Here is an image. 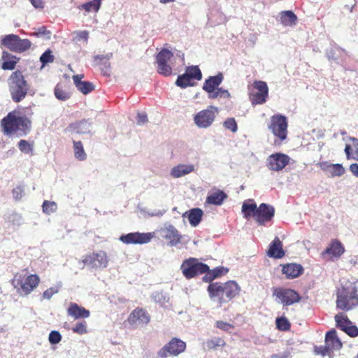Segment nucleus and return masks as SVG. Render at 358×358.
I'll return each mask as SVG.
<instances>
[{
  "label": "nucleus",
  "instance_id": "nucleus-1",
  "mask_svg": "<svg viewBox=\"0 0 358 358\" xmlns=\"http://www.w3.org/2000/svg\"><path fill=\"white\" fill-rule=\"evenodd\" d=\"M31 120L20 111L9 112L0 122L1 128L4 134L10 135L17 133L20 136H27L31 129Z\"/></svg>",
  "mask_w": 358,
  "mask_h": 358
},
{
  "label": "nucleus",
  "instance_id": "nucleus-2",
  "mask_svg": "<svg viewBox=\"0 0 358 358\" xmlns=\"http://www.w3.org/2000/svg\"><path fill=\"white\" fill-rule=\"evenodd\" d=\"M240 287L233 280L226 282H215L210 283L208 292L211 299H217L219 304L227 303L239 294Z\"/></svg>",
  "mask_w": 358,
  "mask_h": 358
},
{
  "label": "nucleus",
  "instance_id": "nucleus-3",
  "mask_svg": "<svg viewBox=\"0 0 358 358\" xmlns=\"http://www.w3.org/2000/svg\"><path fill=\"white\" fill-rule=\"evenodd\" d=\"M336 308L349 311L358 306V287L355 282L341 285L336 290Z\"/></svg>",
  "mask_w": 358,
  "mask_h": 358
},
{
  "label": "nucleus",
  "instance_id": "nucleus-4",
  "mask_svg": "<svg viewBox=\"0 0 358 358\" xmlns=\"http://www.w3.org/2000/svg\"><path fill=\"white\" fill-rule=\"evenodd\" d=\"M40 282V277L37 274L27 275L17 272L10 283L19 296H27L37 288Z\"/></svg>",
  "mask_w": 358,
  "mask_h": 358
},
{
  "label": "nucleus",
  "instance_id": "nucleus-5",
  "mask_svg": "<svg viewBox=\"0 0 358 358\" xmlns=\"http://www.w3.org/2000/svg\"><path fill=\"white\" fill-rule=\"evenodd\" d=\"M8 88L13 101L19 103L27 96L29 85L20 70L13 71L8 78Z\"/></svg>",
  "mask_w": 358,
  "mask_h": 358
},
{
  "label": "nucleus",
  "instance_id": "nucleus-6",
  "mask_svg": "<svg viewBox=\"0 0 358 358\" xmlns=\"http://www.w3.org/2000/svg\"><path fill=\"white\" fill-rule=\"evenodd\" d=\"M180 270L187 279H191L204 274L209 270V266L206 264L199 262L196 258L190 257L182 262Z\"/></svg>",
  "mask_w": 358,
  "mask_h": 358
},
{
  "label": "nucleus",
  "instance_id": "nucleus-7",
  "mask_svg": "<svg viewBox=\"0 0 358 358\" xmlns=\"http://www.w3.org/2000/svg\"><path fill=\"white\" fill-rule=\"evenodd\" d=\"M268 128L279 141H284L287 139L288 122L285 115L281 114L272 115Z\"/></svg>",
  "mask_w": 358,
  "mask_h": 358
},
{
  "label": "nucleus",
  "instance_id": "nucleus-8",
  "mask_svg": "<svg viewBox=\"0 0 358 358\" xmlns=\"http://www.w3.org/2000/svg\"><path fill=\"white\" fill-rule=\"evenodd\" d=\"M186 347L185 341L177 337H173L157 352V357L159 358H167L169 356L177 357L185 351Z\"/></svg>",
  "mask_w": 358,
  "mask_h": 358
},
{
  "label": "nucleus",
  "instance_id": "nucleus-9",
  "mask_svg": "<svg viewBox=\"0 0 358 358\" xmlns=\"http://www.w3.org/2000/svg\"><path fill=\"white\" fill-rule=\"evenodd\" d=\"M1 44L10 51L22 52L31 48V43L29 39H21L17 35L8 34L1 40Z\"/></svg>",
  "mask_w": 358,
  "mask_h": 358
},
{
  "label": "nucleus",
  "instance_id": "nucleus-10",
  "mask_svg": "<svg viewBox=\"0 0 358 358\" xmlns=\"http://www.w3.org/2000/svg\"><path fill=\"white\" fill-rule=\"evenodd\" d=\"M254 90L249 93V99L252 105H261L266 102L268 97V87L266 82L255 80L252 83Z\"/></svg>",
  "mask_w": 358,
  "mask_h": 358
},
{
  "label": "nucleus",
  "instance_id": "nucleus-11",
  "mask_svg": "<svg viewBox=\"0 0 358 358\" xmlns=\"http://www.w3.org/2000/svg\"><path fill=\"white\" fill-rule=\"evenodd\" d=\"M218 113L217 107L210 106L208 108L199 111L194 115V123L199 128H207L213 123Z\"/></svg>",
  "mask_w": 358,
  "mask_h": 358
},
{
  "label": "nucleus",
  "instance_id": "nucleus-12",
  "mask_svg": "<svg viewBox=\"0 0 358 358\" xmlns=\"http://www.w3.org/2000/svg\"><path fill=\"white\" fill-rule=\"evenodd\" d=\"M173 57V53L166 48L162 49L156 55V68L159 74L164 76H169L172 74V68L169 62Z\"/></svg>",
  "mask_w": 358,
  "mask_h": 358
},
{
  "label": "nucleus",
  "instance_id": "nucleus-13",
  "mask_svg": "<svg viewBox=\"0 0 358 358\" xmlns=\"http://www.w3.org/2000/svg\"><path fill=\"white\" fill-rule=\"evenodd\" d=\"M83 263L96 268H103L108 266V257L106 252L100 250L83 257Z\"/></svg>",
  "mask_w": 358,
  "mask_h": 358
},
{
  "label": "nucleus",
  "instance_id": "nucleus-14",
  "mask_svg": "<svg viewBox=\"0 0 358 358\" xmlns=\"http://www.w3.org/2000/svg\"><path fill=\"white\" fill-rule=\"evenodd\" d=\"M273 295L280 300L283 306H290L298 303L301 299L297 292L289 288H275Z\"/></svg>",
  "mask_w": 358,
  "mask_h": 358
},
{
  "label": "nucleus",
  "instance_id": "nucleus-15",
  "mask_svg": "<svg viewBox=\"0 0 358 358\" xmlns=\"http://www.w3.org/2000/svg\"><path fill=\"white\" fill-rule=\"evenodd\" d=\"M275 208L273 206L262 203L257 208L255 213V221L259 225H265L266 222H271L275 215Z\"/></svg>",
  "mask_w": 358,
  "mask_h": 358
},
{
  "label": "nucleus",
  "instance_id": "nucleus-16",
  "mask_svg": "<svg viewBox=\"0 0 358 358\" xmlns=\"http://www.w3.org/2000/svg\"><path fill=\"white\" fill-rule=\"evenodd\" d=\"M161 237L168 241L170 246H175L180 243L182 236L178 230L172 224L166 225L164 227L159 229Z\"/></svg>",
  "mask_w": 358,
  "mask_h": 358
},
{
  "label": "nucleus",
  "instance_id": "nucleus-17",
  "mask_svg": "<svg viewBox=\"0 0 358 358\" xmlns=\"http://www.w3.org/2000/svg\"><path fill=\"white\" fill-rule=\"evenodd\" d=\"M289 162V157L282 153H275L268 156L267 159V167L274 171L282 170Z\"/></svg>",
  "mask_w": 358,
  "mask_h": 358
},
{
  "label": "nucleus",
  "instance_id": "nucleus-18",
  "mask_svg": "<svg viewBox=\"0 0 358 358\" xmlns=\"http://www.w3.org/2000/svg\"><path fill=\"white\" fill-rule=\"evenodd\" d=\"M152 237L151 233L134 232L121 236L120 240L125 244H143L150 242Z\"/></svg>",
  "mask_w": 358,
  "mask_h": 358
},
{
  "label": "nucleus",
  "instance_id": "nucleus-19",
  "mask_svg": "<svg viewBox=\"0 0 358 358\" xmlns=\"http://www.w3.org/2000/svg\"><path fill=\"white\" fill-rule=\"evenodd\" d=\"M150 317L148 313L141 308H135L129 315L127 322L131 325H146L150 322Z\"/></svg>",
  "mask_w": 358,
  "mask_h": 358
},
{
  "label": "nucleus",
  "instance_id": "nucleus-20",
  "mask_svg": "<svg viewBox=\"0 0 358 358\" xmlns=\"http://www.w3.org/2000/svg\"><path fill=\"white\" fill-rule=\"evenodd\" d=\"M345 251L343 243L338 239L331 241L329 246L322 252V255H329L331 257L339 258Z\"/></svg>",
  "mask_w": 358,
  "mask_h": 358
},
{
  "label": "nucleus",
  "instance_id": "nucleus-21",
  "mask_svg": "<svg viewBox=\"0 0 358 358\" xmlns=\"http://www.w3.org/2000/svg\"><path fill=\"white\" fill-rule=\"evenodd\" d=\"M282 246V242L278 237H275L269 244L268 248L266 251L267 256L274 259L282 258L285 255V252L284 251Z\"/></svg>",
  "mask_w": 358,
  "mask_h": 358
},
{
  "label": "nucleus",
  "instance_id": "nucleus-22",
  "mask_svg": "<svg viewBox=\"0 0 358 358\" xmlns=\"http://www.w3.org/2000/svg\"><path fill=\"white\" fill-rule=\"evenodd\" d=\"M68 315L72 317L75 320L81 318H87L90 315V312L83 306L76 303H70L67 308Z\"/></svg>",
  "mask_w": 358,
  "mask_h": 358
},
{
  "label": "nucleus",
  "instance_id": "nucleus-23",
  "mask_svg": "<svg viewBox=\"0 0 358 358\" xmlns=\"http://www.w3.org/2000/svg\"><path fill=\"white\" fill-rule=\"evenodd\" d=\"M303 272V268L299 264H287L282 266V273L287 278L293 279L301 275Z\"/></svg>",
  "mask_w": 358,
  "mask_h": 358
},
{
  "label": "nucleus",
  "instance_id": "nucleus-24",
  "mask_svg": "<svg viewBox=\"0 0 358 358\" xmlns=\"http://www.w3.org/2000/svg\"><path fill=\"white\" fill-rule=\"evenodd\" d=\"M322 170L329 172L332 177L341 176L345 173V169L341 164H329L323 162L319 164Z\"/></svg>",
  "mask_w": 358,
  "mask_h": 358
},
{
  "label": "nucleus",
  "instance_id": "nucleus-25",
  "mask_svg": "<svg viewBox=\"0 0 358 358\" xmlns=\"http://www.w3.org/2000/svg\"><path fill=\"white\" fill-rule=\"evenodd\" d=\"M83 74L74 75L73 76V83L77 89L84 94H87L94 90V85L89 81H82Z\"/></svg>",
  "mask_w": 358,
  "mask_h": 358
},
{
  "label": "nucleus",
  "instance_id": "nucleus-26",
  "mask_svg": "<svg viewBox=\"0 0 358 358\" xmlns=\"http://www.w3.org/2000/svg\"><path fill=\"white\" fill-rule=\"evenodd\" d=\"M223 75L220 73L215 76H210L206 79L203 85V90L208 94L213 92L216 88L222 83L223 80Z\"/></svg>",
  "mask_w": 358,
  "mask_h": 358
},
{
  "label": "nucleus",
  "instance_id": "nucleus-27",
  "mask_svg": "<svg viewBox=\"0 0 358 358\" xmlns=\"http://www.w3.org/2000/svg\"><path fill=\"white\" fill-rule=\"evenodd\" d=\"M325 344L332 350H338L342 348V343L337 336L335 329L327 332L325 336Z\"/></svg>",
  "mask_w": 358,
  "mask_h": 358
},
{
  "label": "nucleus",
  "instance_id": "nucleus-28",
  "mask_svg": "<svg viewBox=\"0 0 358 358\" xmlns=\"http://www.w3.org/2000/svg\"><path fill=\"white\" fill-rule=\"evenodd\" d=\"M257 206L253 199L245 201L242 205L241 211L243 217L249 220L251 217H255V213L257 211Z\"/></svg>",
  "mask_w": 358,
  "mask_h": 358
},
{
  "label": "nucleus",
  "instance_id": "nucleus-29",
  "mask_svg": "<svg viewBox=\"0 0 358 358\" xmlns=\"http://www.w3.org/2000/svg\"><path fill=\"white\" fill-rule=\"evenodd\" d=\"M2 59L3 60L1 65L2 69L12 71L15 69L16 64L19 62L20 58L8 53L6 51H3L2 52Z\"/></svg>",
  "mask_w": 358,
  "mask_h": 358
},
{
  "label": "nucleus",
  "instance_id": "nucleus-30",
  "mask_svg": "<svg viewBox=\"0 0 358 358\" xmlns=\"http://www.w3.org/2000/svg\"><path fill=\"white\" fill-rule=\"evenodd\" d=\"M227 198V194L222 190L217 189L210 194L206 199V203L215 206H220Z\"/></svg>",
  "mask_w": 358,
  "mask_h": 358
},
{
  "label": "nucleus",
  "instance_id": "nucleus-31",
  "mask_svg": "<svg viewBox=\"0 0 358 358\" xmlns=\"http://www.w3.org/2000/svg\"><path fill=\"white\" fill-rule=\"evenodd\" d=\"M350 140L352 142V145H345L344 151L346 158L358 161V138L350 137Z\"/></svg>",
  "mask_w": 358,
  "mask_h": 358
},
{
  "label": "nucleus",
  "instance_id": "nucleus-32",
  "mask_svg": "<svg viewBox=\"0 0 358 358\" xmlns=\"http://www.w3.org/2000/svg\"><path fill=\"white\" fill-rule=\"evenodd\" d=\"M90 125L86 120H82L69 124L66 129L73 134H86L90 131Z\"/></svg>",
  "mask_w": 358,
  "mask_h": 358
},
{
  "label": "nucleus",
  "instance_id": "nucleus-33",
  "mask_svg": "<svg viewBox=\"0 0 358 358\" xmlns=\"http://www.w3.org/2000/svg\"><path fill=\"white\" fill-rule=\"evenodd\" d=\"M194 166L192 164H179L171 169V175L173 178H180L194 171Z\"/></svg>",
  "mask_w": 358,
  "mask_h": 358
},
{
  "label": "nucleus",
  "instance_id": "nucleus-34",
  "mask_svg": "<svg viewBox=\"0 0 358 358\" xmlns=\"http://www.w3.org/2000/svg\"><path fill=\"white\" fill-rule=\"evenodd\" d=\"M281 22L285 26H292L296 24L297 17L291 10L282 11L281 13Z\"/></svg>",
  "mask_w": 358,
  "mask_h": 358
},
{
  "label": "nucleus",
  "instance_id": "nucleus-35",
  "mask_svg": "<svg viewBox=\"0 0 358 358\" xmlns=\"http://www.w3.org/2000/svg\"><path fill=\"white\" fill-rule=\"evenodd\" d=\"M203 211L200 208H193L189 210L188 220L193 227L197 226L201 220Z\"/></svg>",
  "mask_w": 358,
  "mask_h": 358
},
{
  "label": "nucleus",
  "instance_id": "nucleus-36",
  "mask_svg": "<svg viewBox=\"0 0 358 358\" xmlns=\"http://www.w3.org/2000/svg\"><path fill=\"white\" fill-rule=\"evenodd\" d=\"M73 152L75 157L79 161H84L87 159V154L85 152L83 145L80 141H73Z\"/></svg>",
  "mask_w": 358,
  "mask_h": 358
},
{
  "label": "nucleus",
  "instance_id": "nucleus-37",
  "mask_svg": "<svg viewBox=\"0 0 358 358\" xmlns=\"http://www.w3.org/2000/svg\"><path fill=\"white\" fill-rule=\"evenodd\" d=\"M336 327L344 331L347 327L350 325L352 322L343 313H339L335 315Z\"/></svg>",
  "mask_w": 358,
  "mask_h": 358
},
{
  "label": "nucleus",
  "instance_id": "nucleus-38",
  "mask_svg": "<svg viewBox=\"0 0 358 358\" xmlns=\"http://www.w3.org/2000/svg\"><path fill=\"white\" fill-rule=\"evenodd\" d=\"M225 345V341L220 337L208 339L205 342V345L208 350H215L218 347H224Z\"/></svg>",
  "mask_w": 358,
  "mask_h": 358
},
{
  "label": "nucleus",
  "instance_id": "nucleus-39",
  "mask_svg": "<svg viewBox=\"0 0 358 358\" xmlns=\"http://www.w3.org/2000/svg\"><path fill=\"white\" fill-rule=\"evenodd\" d=\"M54 92L56 98L61 101H66L71 97V94L59 83L55 86Z\"/></svg>",
  "mask_w": 358,
  "mask_h": 358
},
{
  "label": "nucleus",
  "instance_id": "nucleus-40",
  "mask_svg": "<svg viewBox=\"0 0 358 358\" xmlns=\"http://www.w3.org/2000/svg\"><path fill=\"white\" fill-rule=\"evenodd\" d=\"M102 0H92L81 5V8L86 12H98L100 9Z\"/></svg>",
  "mask_w": 358,
  "mask_h": 358
},
{
  "label": "nucleus",
  "instance_id": "nucleus-41",
  "mask_svg": "<svg viewBox=\"0 0 358 358\" xmlns=\"http://www.w3.org/2000/svg\"><path fill=\"white\" fill-rule=\"evenodd\" d=\"M208 98L210 99H215L217 98L230 99L231 94L228 90H224L221 87H217L213 92L208 94Z\"/></svg>",
  "mask_w": 358,
  "mask_h": 358
},
{
  "label": "nucleus",
  "instance_id": "nucleus-42",
  "mask_svg": "<svg viewBox=\"0 0 358 358\" xmlns=\"http://www.w3.org/2000/svg\"><path fill=\"white\" fill-rule=\"evenodd\" d=\"M185 73L188 74L189 77L192 80H200L202 78V73L201 70L197 66H190L187 67Z\"/></svg>",
  "mask_w": 358,
  "mask_h": 358
},
{
  "label": "nucleus",
  "instance_id": "nucleus-43",
  "mask_svg": "<svg viewBox=\"0 0 358 358\" xmlns=\"http://www.w3.org/2000/svg\"><path fill=\"white\" fill-rule=\"evenodd\" d=\"M275 324L276 328L282 331H287L291 328V323L285 317H277Z\"/></svg>",
  "mask_w": 358,
  "mask_h": 358
},
{
  "label": "nucleus",
  "instance_id": "nucleus-44",
  "mask_svg": "<svg viewBox=\"0 0 358 358\" xmlns=\"http://www.w3.org/2000/svg\"><path fill=\"white\" fill-rule=\"evenodd\" d=\"M192 79L189 77L188 74L185 73L182 75L178 76L176 84L177 86L182 88H185L188 86H192L194 83L191 82Z\"/></svg>",
  "mask_w": 358,
  "mask_h": 358
},
{
  "label": "nucleus",
  "instance_id": "nucleus-45",
  "mask_svg": "<svg viewBox=\"0 0 358 358\" xmlns=\"http://www.w3.org/2000/svg\"><path fill=\"white\" fill-rule=\"evenodd\" d=\"M72 331L73 333L83 335L88 332L87 324L85 321H81L77 322L73 327Z\"/></svg>",
  "mask_w": 358,
  "mask_h": 358
},
{
  "label": "nucleus",
  "instance_id": "nucleus-46",
  "mask_svg": "<svg viewBox=\"0 0 358 358\" xmlns=\"http://www.w3.org/2000/svg\"><path fill=\"white\" fill-rule=\"evenodd\" d=\"M43 211L45 214L50 215L54 212H55L57 209V203L54 201H44L43 206Z\"/></svg>",
  "mask_w": 358,
  "mask_h": 358
},
{
  "label": "nucleus",
  "instance_id": "nucleus-47",
  "mask_svg": "<svg viewBox=\"0 0 358 358\" xmlns=\"http://www.w3.org/2000/svg\"><path fill=\"white\" fill-rule=\"evenodd\" d=\"M18 148L23 153H32L33 143H30L26 140H20L18 142Z\"/></svg>",
  "mask_w": 358,
  "mask_h": 358
},
{
  "label": "nucleus",
  "instance_id": "nucleus-48",
  "mask_svg": "<svg viewBox=\"0 0 358 358\" xmlns=\"http://www.w3.org/2000/svg\"><path fill=\"white\" fill-rule=\"evenodd\" d=\"M215 326L216 328H217L224 332H227V333H231V330H233L234 329V324L224 322L222 320L217 321L215 322Z\"/></svg>",
  "mask_w": 358,
  "mask_h": 358
},
{
  "label": "nucleus",
  "instance_id": "nucleus-49",
  "mask_svg": "<svg viewBox=\"0 0 358 358\" xmlns=\"http://www.w3.org/2000/svg\"><path fill=\"white\" fill-rule=\"evenodd\" d=\"M54 59L55 57L52 55V51L50 50H46L45 52L42 54V55L40 57V61L43 64V65L53 62Z\"/></svg>",
  "mask_w": 358,
  "mask_h": 358
},
{
  "label": "nucleus",
  "instance_id": "nucleus-50",
  "mask_svg": "<svg viewBox=\"0 0 358 358\" xmlns=\"http://www.w3.org/2000/svg\"><path fill=\"white\" fill-rule=\"evenodd\" d=\"M223 125L226 129L231 131L234 133L236 132L238 130L237 123L235 119L233 117L227 119L224 122Z\"/></svg>",
  "mask_w": 358,
  "mask_h": 358
},
{
  "label": "nucleus",
  "instance_id": "nucleus-51",
  "mask_svg": "<svg viewBox=\"0 0 358 358\" xmlns=\"http://www.w3.org/2000/svg\"><path fill=\"white\" fill-rule=\"evenodd\" d=\"M49 342L51 344H57L62 340V336L57 331H52L49 334Z\"/></svg>",
  "mask_w": 358,
  "mask_h": 358
},
{
  "label": "nucleus",
  "instance_id": "nucleus-52",
  "mask_svg": "<svg viewBox=\"0 0 358 358\" xmlns=\"http://www.w3.org/2000/svg\"><path fill=\"white\" fill-rule=\"evenodd\" d=\"M344 332L346 333L350 337H357L358 336V327L355 325L352 324V322L350 323V325L346 327L344 329Z\"/></svg>",
  "mask_w": 358,
  "mask_h": 358
},
{
  "label": "nucleus",
  "instance_id": "nucleus-53",
  "mask_svg": "<svg viewBox=\"0 0 358 358\" xmlns=\"http://www.w3.org/2000/svg\"><path fill=\"white\" fill-rule=\"evenodd\" d=\"M204 273L205 275L203 277V280L210 283H212L211 281L220 275V273H215V272H213V271H210V269Z\"/></svg>",
  "mask_w": 358,
  "mask_h": 358
},
{
  "label": "nucleus",
  "instance_id": "nucleus-54",
  "mask_svg": "<svg viewBox=\"0 0 358 358\" xmlns=\"http://www.w3.org/2000/svg\"><path fill=\"white\" fill-rule=\"evenodd\" d=\"M317 354L321 355L322 356H325L328 355L331 350L328 347L326 344L324 346H320L319 348H316L315 350Z\"/></svg>",
  "mask_w": 358,
  "mask_h": 358
},
{
  "label": "nucleus",
  "instance_id": "nucleus-55",
  "mask_svg": "<svg viewBox=\"0 0 358 358\" xmlns=\"http://www.w3.org/2000/svg\"><path fill=\"white\" fill-rule=\"evenodd\" d=\"M50 31L47 30L46 27L45 26H41L37 29V31L33 33L31 35L35 36H45L47 34H50Z\"/></svg>",
  "mask_w": 358,
  "mask_h": 358
},
{
  "label": "nucleus",
  "instance_id": "nucleus-56",
  "mask_svg": "<svg viewBox=\"0 0 358 358\" xmlns=\"http://www.w3.org/2000/svg\"><path fill=\"white\" fill-rule=\"evenodd\" d=\"M111 57V53L109 55H98L94 57V61L96 63H99L103 60H109Z\"/></svg>",
  "mask_w": 358,
  "mask_h": 358
},
{
  "label": "nucleus",
  "instance_id": "nucleus-57",
  "mask_svg": "<svg viewBox=\"0 0 358 358\" xmlns=\"http://www.w3.org/2000/svg\"><path fill=\"white\" fill-rule=\"evenodd\" d=\"M148 122V117L145 113H138L137 115V124H143Z\"/></svg>",
  "mask_w": 358,
  "mask_h": 358
},
{
  "label": "nucleus",
  "instance_id": "nucleus-58",
  "mask_svg": "<svg viewBox=\"0 0 358 358\" xmlns=\"http://www.w3.org/2000/svg\"><path fill=\"white\" fill-rule=\"evenodd\" d=\"M57 292V289H55L53 287H50L46 289L45 292H43V296L45 299H50L53 296V294H55Z\"/></svg>",
  "mask_w": 358,
  "mask_h": 358
},
{
  "label": "nucleus",
  "instance_id": "nucleus-59",
  "mask_svg": "<svg viewBox=\"0 0 358 358\" xmlns=\"http://www.w3.org/2000/svg\"><path fill=\"white\" fill-rule=\"evenodd\" d=\"M32 6L36 8H43L44 3L42 0H29Z\"/></svg>",
  "mask_w": 358,
  "mask_h": 358
},
{
  "label": "nucleus",
  "instance_id": "nucleus-60",
  "mask_svg": "<svg viewBox=\"0 0 358 358\" xmlns=\"http://www.w3.org/2000/svg\"><path fill=\"white\" fill-rule=\"evenodd\" d=\"M349 169L354 176H355L356 177H358V164L357 163L352 164L350 166Z\"/></svg>",
  "mask_w": 358,
  "mask_h": 358
},
{
  "label": "nucleus",
  "instance_id": "nucleus-61",
  "mask_svg": "<svg viewBox=\"0 0 358 358\" xmlns=\"http://www.w3.org/2000/svg\"><path fill=\"white\" fill-rule=\"evenodd\" d=\"M79 38L87 41L89 36V32L87 31H80L78 34Z\"/></svg>",
  "mask_w": 358,
  "mask_h": 358
},
{
  "label": "nucleus",
  "instance_id": "nucleus-62",
  "mask_svg": "<svg viewBox=\"0 0 358 358\" xmlns=\"http://www.w3.org/2000/svg\"><path fill=\"white\" fill-rule=\"evenodd\" d=\"M287 357V355H275L272 356V358H286Z\"/></svg>",
  "mask_w": 358,
  "mask_h": 358
},
{
  "label": "nucleus",
  "instance_id": "nucleus-63",
  "mask_svg": "<svg viewBox=\"0 0 358 358\" xmlns=\"http://www.w3.org/2000/svg\"><path fill=\"white\" fill-rule=\"evenodd\" d=\"M175 0H160V2L162 3H169V2H173Z\"/></svg>",
  "mask_w": 358,
  "mask_h": 358
},
{
  "label": "nucleus",
  "instance_id": "nucleus-64",
  "mask_svg": "<svg viewBox=\"0 0 358 358\" xmlns=\"http://www.w3.org/2000/svg\"><path fill=\"white\" fill-rule=\"evenodd\" d=\"M213 272H215V273H220V275L221 274V271L220 269L213 270Z\"/></svg>",
  "mask_w": 358,
  "mask_h": 358
}]
</instances>
